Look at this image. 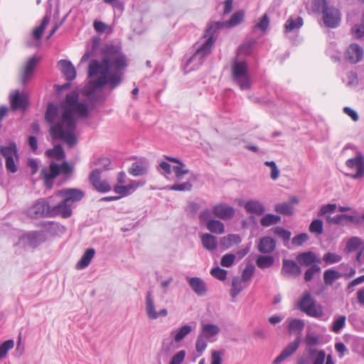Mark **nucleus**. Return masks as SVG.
Here are the masks:
<instances>
[{"label": "nucleus", "instance_id": "obj_1", "mask_svg": "<svg viewBox=\"0 0 364 364\" xmlns=\"http://www.w3.org/2000/svg\"><path fill=\"white\" fill-rule=\"evenodd\" d=\"M63 109L59 122L53 124L59 114V108L56 104L48 103L45 113V119L49 124H52L50 134L53 139L62 140L68 146H74L77 142L75 135L76 129L75 117L85 118L88 115V105L79 102V94L73 91L69 92L63 102L61 104Z\"/></svg>", "mask_w": 364, "mask_h": 364}, {"label": "nucleus", "instance_id": "obj_2", "mask_svg": "<svg viewBox=\"0 0 364 364\" xmlns=\"http://www.w3.org/2000/svg\"><path fill=\"white\" fill-rule=\"evenodd\" d=\"M102 58L100 63L97 60H91L88 66L89 77H97L94 81L96 88H102L108 85L112 90L116 88L122 81V70L127 66V58L120 47L107 45L102 50Z\"/></svg>", "mask_w": 364, "mask_h": 364}, {"label": "nucleus", "instance_id": "obj_3", "mask_svg": "<svg viewBox=\"0 0 364 364\" xmlns=\"http://www.w3.org/2000/svg\"><path fill=\"white\" fill-rule=\"evenodd\" d=\"M215 40L213 34H207L206 30L205 31L202 38L193 46L194 53L186 61L184 69L186 72L198 69L203 63L210 53Z\"/></svg>", "mask_w": 364, "mask_h": 364}, {"label": "nucleus", "instance_id": "obj_4", "mask_svg": "<svg viewBox=\"0 0 364 364\" xmlns=\"http://www.w3.org/2000/svg\"><path fill=\"white\" fill-rule=\"evenodd\" d=\"M312 9L314 12L322 14L323 21L326 27L334 28L339 26L341 20V11L331 5L327 0H313Z\"/></svg>", "mask_w": 364, "mask_h": 364}, {"label": "nucleus", "instance_id": "obj_5", "mask_svg": "<svg viewBox=\"0 0 364 364\" xmlns=\"http://www.w3.org/2000/svg\"><path fill=\"white\" fill-rule=\"evenodd\" d=\"M232 77L240 90H247L251 88L252 81L248 73L247 63L245 60L235 59L232 61Z\"/></svg>", "mask_w": 364, "mask_h": 364}, {"label": "nucleus", "instance_id": "obj_6", "mask_svg": "<svg viewBox=\"0 0 364 364\" xmlns=\"http://www.w3.org/2000/svg\"><path fill=\"white\" fill-rule=\"evenodd\" d=\"M297 308L307 316L321 318L324 316L323 307L316 304L315 299L309 292H306L297 302Z\"/></svg>", "mask_w": 364, "mask_h": 364}, {"label": "nucleus", "instance_id": "obj_7", "mask_svg": "<svg viewBox=\"0 0 364 364\" xmlns=\"http://www.w3.org/2000/svg\"><path fill=\"white\" fill-rule=\"evenodd\" d=\"M0 154L5 159V167L8 172L15 173L18 171V166L14 158L18 161V148L15 141L9 142L8 146H3L0 149Z\"/></svg>", "mask_w": 364, "mask_h": 364}, {"label": "nucleus", "instance_id": "obj_8", "mask_svg": "<svg viewBox=\"0 0 364 364\" xmlns=\"http://www.w3.org/2000/svg\"><path fill=\"white\" fill-rule=\"evenodd\" d=\"M244 19V11H238L235 12L228 21H215L208 24L206 33H211L216 38L218 31L223 28H231L239 25Z\"/></svg>", "mask_w": 364, "mask_h": 364}, {"label": "nucleus", "instance_id": "obj_9", "mask_svg": "<svg viewBox=\"0 0 364 364\" xmlns=\"http://www.w3.org/2000/svg\"><path fill=\"white\" fill-rule=\"evenodd\" d=\"M50 203L46 198H39L26 210V213L32 218H50Z\"/></svg>", "mask_w": 364, "mask_h": 364}, {"label": "nucleus", "instance_id": "obj_10", "mask_svg": "<svg viewBox=\"0 0 364 364\" xmlns=\"http://www.w3.org/2000/svg\"><path fill=\"white\" fill-rule=\"evenodd\" d=\"M46 235L43 231H31L22 235L20 240L24 246L35 248L44 242Z\"/></svg>", "mask_w": 364, "mask_h": 364}, {"label": "nucleus", "instance_id": "obj_11", "mask_svg": "<svg viewBox=\"0 0 364 364\" xmlns=\"http://www.w3.org/2000/svg\"><path fill=\"white\" fill-rule=\"evenodd\" d=\"M11 109L12 111L18 109L26 110L28 105V96L25 93H21L18 90L9 95Z\"/></svg>", "mask_w": 364, "mask_h": 364}, {"label": "nucleus", "instance_id": "obj_12", "mask_svg": "<svg viewBox=\"0 0 364 364\" xmlns=\"http://www.w3.org/2000/svg\"><path fill=\"white\" fill-rule=\"evenodd\" d=\"M57 196L62 197L65 203H68L70 206L75 203L81 200L85 196L82 191L77 188H63L56 193Z\"/></svg>", "mask_w": 364, "mask_h": 364}, {"label": "nucleus", "instance_id": "obj_13", "mask_svg": "<svg viewBox=\"0 0 364 364\" xmlns=\"http://www.w3.org/2000/svg\"><path fill=\"white\" fill-rule=\"evenodd\" d=\"M301 274V269L293 259H283L281 274L284 277L296 278Z\"/></svg>", "mask_w": 364, "mask_h": 364}, {"label": "nucleus", "instance_id": "obj_14", "mask_svg": "<svg viewBox=\"0 0 364 364\" xmlns=\"http://www.w3.org/2000/svg\"><path fill=\"white\" fill-rule=\"evenodd\" d=\"M346 165L349 168L356 170L355 173L349 175L352 178L358 179L364 176V159L360 153H358L355 158L347 160Z\"/></svg>", "mask_w": 364, "mask_h": 364}, {"label": "nucleus", "instance_id": "obj_15", "mask_svg": "<svg viewBox=\"0 0 364 364\" xmlns=\"http://www.w3.org/2000/svg\"><path fill=\"white\" fill-rule=\"evenodd\" d=\"M145 304H146V313L147 316L150 319H156L159 316H166L168 314V311L166 309H163L160 310L159 312L156 311L155 304L154 301V298L152 296V293L151 291H148L146 295L145 299Z\"/></svg>", "mask_w": 364, "mask_h": 364}, {"label": "nucleus", "instance_id": "obj_16", "mask_svg": "<svg viewBox=\"0 0 364 364\" xmlns=\"http://www.w3.org/2000/svg\"><path fill=\"white\" fill-rule=\"evenodd\" d=\"M72 213L71 206L68 203H65V200L63 199L55 205L51 206L50 205L48 216L54 218L60 215L63 218H68L71 216Z\"/></svg>", "mask_w": 364, "mask_h": 364}, {"label": "nucleus", "instance_id": "obj_17", "mask_svg": "<svg viewBox=\"0 0 364 364\" xmlns=\"http://www.w3.org/2000/svg\"><path fill=\"white\" fill-rule=\"evenodd\" d=\"M45 186L51 188L53 185V180L59 175L58 164L52 161L48 168H43L41 171Z\"/></svg>", "mask_w": 364, "mask_h": 364}, {"label": "nucleus", "instance_id": "obj_18", "mask_svg": "<svg viewBox=\"0 0 364 364\" xmlns=\"http://www.w3.org/2000/svg\"><path fill=\"white\" fill-rule=\"evenodd\" d=\"M301 343V337L297 338L289 343L280 353V354L274 360V364H279L287 358L292 355L299 348Z\"/></svg>", "mask_w": 364, "mask_h": 364}, {"label": "nucleus", "instance_id": "obj_19", "mask_svg": "<svg viewBox=\"0 0 364 364\" xmlns=\"http://www.w3.org/2000/svg\"><path fill=\"white\" fill-rule=\"evenodd\" d=\"M363 54L362 47L357 43H352L347 48L345 57L350 63L355 64L363 59Z\"/></svg>", "mask_w": 364, "mask_h": 364}, {"label": "nucleus", "instance_id": "obj_20", "mask_svg": "<svg viewBox=\"0 0 364 364\" xmlns=\"http://www.w3.org/2000/svg\"><path fill=\"white\" fill-rule=\"evenodd\" d=\"M186 281L191 289L199 296H203L207 293V286L205 282L198 277H186Z\"/></svg>", "mask_w": 364, "mask_h": 364}, {"label": "nucleus", "instance_id": "obj_21", "mask_svg": "<svg viewBox=\"0 0 364 364\" xmlns=\"http://www.w3.org/2000/svg\"><path fill=\"white\" fill-rule=\"evenodd\" d=\"M328 223L346 225L348 223L360 224V218L358 215H349L346 214L336 215L333 217H328Z\"/></svg>", "mask_w": 364, "mask_h": 364}, {"label": "nucleus", "instance_id": "obj_22", "mask_svg": "<svg viewBox=\"0 0 364 364\" xmlns=\"http://www.w3.org/2000/svg\"><path fill=\"white\" fill-rule=\"evenodd\" d=\"M213 213L220 219L228 220L235 215V210L227 204L220 203L213 206Z\"/></svg>", "mask_w": 364, "mask_h": 364}, {"label": "nucleus", "instance_id": "obj_23", "mask_svg": "<svg viewBox=\"0 0 364 364\" xmlns=\"http://www.w3.org/2000/svg\"><path fill=\"white\" fill-rule=\"evenodd\" d=\"M276 249V240L269 237L264 236L261 237L257 244V250L262 254H270Z\"/></svg>", "mask_w": 364, "mask_h": 364}, {"label": "nucleus", "instance_id": "obj_24", "mask_svg": "<svg viewBox=\"0 0 364 364\" xmlns=\"http://www.w3.org/2000/svg\"><path fill=\"white\" fill-rule=\"evenodd\" d=\"M296 259L298 263L306 267H311L321 262V259L311 251L299 253Z\"/></svg>", "mask_w": 364, "mask_h": 364}, {"label": "nucleus", "instance_id": "obj_25", "mask_svg": "<svg viewBox=\"0 0 364 364\" xmlns=\"http://www.w3.org/2000/svg\"><path fill=\"white\" fill-rule=\"evenodd\" d=\"M60 71L68 81H73L76 77V71L74 65L70 60H60L58 62Z\"/></svg>", "mask_w": 364, "mask_h": 364}, {"label": "nucleus", "instance_id": "obj_26", "mask_svg": "<svg viewBox=\"0 0 364 364\" xmlns=\"http://www.w3.org/2000/svg\"><path fill=\"white\" fill-rule=\"evenodd\" d=\"M39 58L37 56H33L26 62L21 77V81L23 85H26L30 77L32 76L34 69L36 67Z\"/></svg>", "mask_w": 364, "mask_h": 364}, {"label": "nucleus", "instance_id": "obj_27", "mask_svg": "<svg viewBox=\"0 0 364 364\" xmlns=\"http://www.w3.org/2000/svg\"><path fill=\"white\" fill-rule=\"evenodd\" d=\"M244 208L247 213L258 216L263 215L265 212L264 205L257 200H247L245 203Z\"/></svg>", "mask_w": 364, "mask_h": 364}, {"label": "nucleus", "instance_id": "obj_28", "mask_svg": "<svg viewBox=\"0 0 364 364\" xmlns=\"http://www.w3.org/2000/svg\"><path fill=\"white\" fill-rule=\"evenodd\" d=\"M249 286V284L245 283L240 279V277H233L231 282L230 294L232 299H235L240 294V293Z\"/></svg>", "mask_w": 364, "mask_h": 364}, {"label": "nucleus", "instance_id": "obj_29", "mask_svg": "<svg viewBox=\"0 0 364 364\" xmlns=\"http://www.w3.org/2000/svg\"><path fill=\"white\" fill-rule=\"evenodd\" d=\"M95 255V250L93 248L87 249L82 255L80 260L75 264V268L78 270L84 269L89 266Z\"/></svg>", "mask_w": 364, "mask_h": 364}, {"label": "nucleus", "instance_id": "obj_30", "mask_svg": "<svg viewBox=\"0 0 364 364\" xmlns=\"http://www.w3.org/2000/svg\"><path fill=\"white\" fill-rule=\"evenodd\" d=\"M200 241L204 249L213 251L218 247L217 237L209 233H203L200 235Z\"/></svg>", "mask_w": 364, "mask_h": 364}, {"label": "nucleus", "instance_id": "obj_31", "mask_svg": "<svg viewBox=\"0 0 364 364\" xmlns=\"http://www.w3.org/2000/svg\"><path fill=\"white\" fill-rule=\"evenodd\" d=\"M241 242L242 238L239 235L229 234L220 238V244L223 249L228 250L233 245L240 244Z\"/></svg>", "mask_w": 364, "mask_h": 364}, {"label": "nucleus", "instance_id": "obj_32", "mask_svg": "<svg viewBox=\"0 0 364 364\" xmlns=\"http://www.w3.org/2000/svg\"><path fill=\"white\" fill-rule=\"evenodd\" d=\"M304 24L303 18L301 16H290L284 24V31L289 33L299 30Z\"/></svg>", "mask_w": 364, "mask_h": 364}, {"label": "nucleus", "instance_id": "obj_33", "mask_svg": "<svg viewBox=\"0 0 364 364\" xmlns=\"http://www.w3.org/2000/svg\"><path fill=\"white\" fill-rule=\"evenodd\" d=\"M311 357L312 364H323L326 360V353L323 350H318L313 348H308L306 350Z\"/></svg>", "mask_w": 364, "mask_h": 364}, {"label": "nucleus", "instance_id": "obj_34", "mask_svg": "<svg viewBox=\"0 0 364 364\" xmlns=\"http://www.w3.org/2000/svg\"><path fill=\"white\" fill-rule=\"evenodd\" d=\"M220 332V328L215 324L206 323L202 326L201 335L210 341L211 338L217 336Z\"/></svg>", "mask_w": 364, "mask_h": 364}, {"label": "nucleus", "instance_id": "obj_35", "mask_svg": "<svg viewBox=\"0 0 364 364\" xmlns=\"http://www.w3.org/2000/svg\"><path fill=\"white\" fill-rule=\"evenodd\" d=\"M138 187L135 182L132 181L127 186L117 185L114 187V191L118 193L120 198L132 194Z\"/></svg>", "mask_w": 364, "mask_h": 364}, {"label": "nucleus", "instance_id": "obj_36", "mask_svg": "<svg viewBox=\"0 0 364 364\" xmlns=\"http://www.w3.org/2000/svg\"><path fill=\"white\" fill-rule=\"evenodd\" d=\"M305 323L304 320L299 318H292L289 321L288 330L290 333H297L300 336L304 330Z\"/></svg>", "mask_w": 364, "mask_h": 364}, {"label": "nucleus", "instance_id": "obj_37", "mask_svg": "<svg viewBox=\"0 0 364 364\" xmlns=\"http://www.w3.org/2000/svg\"><path fill=\"white\" fill-rule=\"evenodd\" d=\"M346 248L349 252L364 251V241L358 237H353L348 240Z\"/></svg>", "mask_w": 364, "mask_h": 364}, {"label": "nucleus", "instance_id": "obj_38", "mask_svg": "<svg viewBox=\"0 0 364 364\" xmlns=\"http://www.w3.org/2000/svg\"><path fill=\"white\" fill-rule=\"evenodd\" d=\"M342 274L339 272L331 268L324 271L323 282L326 285H332L333 283L340 279Z\"/></svg>", "mask_w": 364, "mask_h": 364}, {"label": "nucleus", "instance_id": "obj_39", "mask_svg": "<svg viewBox=\"0 0 364 364\" xmlns=\"http://www.w3.org/2000/svg\"><path fill=\"white\" fill-rule=\"evenodd\" d=\"M46 155L50 159L56 160H62L65 157V151L60 144L55 146L53 149H48L46 151Z\"/></svg>", "mask_w": 364, "mask_h": 364}, {"label": "nucleus", "instance_id": "obj_40", "mask_svg": "<svg viewBox=\"0 0 364 364\" xmlns=\"http://www.w3.org/2000/svg\"><path fill=\"white\" fill-rule=\"evenodd\" d=\"M193 331V327L191 325L186 324L176 329L174 333L173 339L176 342L181 341L186 336H188Z\"/></svg>", "mask_w": 364, "mask_h": 364}, {"label": "nucleus", "instance_id": "obj_41", "mask_svg": "<svg viewBox=\"0 0 364 364\" xmlns=\"http://www.w3.org/2000/svg\"><path fill=\"white\" fill-rule=\"evenodd\" d=\"M147 171L146 166L141 161L132 163L129 169V173L134 176L144 175Z\"/></svg>", "mask_w": 364, "mask_h": 364}, {"label": "nucleus", "instance_id": "obj_42", "mask_svg": "<svg viewBox=\"0 0 364 364\" xmlns=\"http://www.w3.org/2000/svg\"><path fill=\"white\" fill-rule=\"evenodd\" d=\"M255 44V40L251 39L243 42L237 48V55H250Z\"/></svg>", "mask_w": 364, "mask_h": 364}, {"label": "nucleus", "instance_id": "obj_43", "mask_svg": "<svg viewBox=\"0 0 364 364\" xmlns=\"http://www.w3.org/2000/svg\"><path fill=\"white\" fill-rule=\"evenodd\" d=\"M281 221V217L277 215H274L272 213L265 214L260 219V225L262 227H269L272 225H276Z\"/></svg>", "mask_w": 364, "mask_h": 364}, {"label": "nucleus", "instance_id": "obj_44", "mask_svg": "<svg viewBox=\"0 0 364 364\" xmlns=\"http://www.w3.org/2000/svg\"><path fill=\"white\" fill-rule=\"evenodd\" d=\"M274 263V258L271 255H260L256 259V264L260 269L271 267Z\"/></svg>", "mask_w": 364, "mask_h": 364}, {"label": "nucleus", "instance_id": "obj_45", "mask_svg": "<svg viewBox=\"0 0 364 364\" xmlns=\"http://www.w3.org/2000/svg\"><path fill=\"white\" fill-rule=\"evenodd\" d=\"M255 272V267L252 263L249 262L246 264L245 269L242 270L240 279L245 283L250 284V282L253 277Z\"/></svg>", "mask_w": 364, "mask_h": 364}, {"label": "nucleus", "instance_id": "obj_46", "mask_svg": "<svg viewBox=\"0 0 364 364\" xmlns=\"http://www.w3.org/2000/svg\"><path fill=\"white\" fill-rule=\"evenodd\" d=\"M206 228L210 232L218 235L223 234L225 232L224 224L220 220L215 219L209 221L207 223Z\"/></svg>", "mask_w": 364, "mask_h": 364}, {"label": "nucleus", "instance_id": "obj_47", "mask_svg": "<svg viewBox=\"0 0 364 364\" xmlns=\"http://www.w3.org/2000/svg\"><path fill=\"white\" fill-rule=\"evenodd\" d=\"M50 18L48 15H46L43 17L41 23L38 26H37L33 31V37L34 39L39 40L41 38L45 28L50 22Z\"/></svg>", "mask_w": 364, "mask_h": 364}, {"label": "nucleus", "instance_id": "obj_48", "mask_svg": "<svg viewBox=\"0 0 364 364\" xmlns=\"http://www.w3.org/2000/svg\"><path fill=\"white\" fill-rule=\"evenodd\" d=\"M273 232L277 236L283 240L284 245L287 246L291 239V232L279 226L273 228Z\"/></svg>", "mask_w": 364, "mask_h": 364}, {"label": "nucleus", "instance_id": "obj_49", "mask_svg": "<svg viewBox=\"0 0 364 364\" xmlns=\"http://www.w3.org/2000/svg\"><path fill=\"white\" fill-rule=\"evenodd\" d=\"M274 210L285 215H291L293 214V206L290 203H282L275 205Z\"/></svg>", "mask_w": 364, "mask_h": 364}, {"label": "nucleus", "instance_id": "obj_50", "mask_svg": "<svg viewBox=\"0 0 364 364\" xmlns=\"http://www.w3.org/2000/svg\"><path fill=\"white\" fill-rule=\"evenodd\" d=\"M346 321V317L345 316H340L338 318H334L332 322L331 330L336 333H338L344 328Z\"/></svg>", "mask_w": 364, "mask_h": 364}, {"label": "nucleus", "instance_id": "obj_51", "mask_svg": "<svg viewBox=\"0 0 364 364\" xmlns=\"http://www.w3.org/2000/svg\"><path fill=\"white\" fill-rule=\"evenodd\" d=\"M311 233L321 235L323 232V223L321 219H314L311 221L309 228Z\"/></svg>", "mask_w": 364, "mask_h": 364}, {"label": "nucleus", "instance_id": "obj_52", "mask_svg": "<svg viewBox=\"0 0 364 364\" xmlns=\"http://www.w3.org/2000/svg\"><path fill=\"white\" fill-rule=\"evenodd\" d=\"M343 81L347 87H355L358 83V75L353 71L348 72L346 74V78H343Z\"/></svg>", "mask_w": 364, "mask_h": 364}, {"label": "nucleus", "instance_id": "obj_53", "mask_svg": "<svg viewBox=\"0 0 364 364\" xmlns=\"http://www.w3.org/2000/svg\"><path fill=\"white\" fill-rule=\"evenodd\" d=\"M309 237L307 233H300L294 236L291 241L292 247H297L301 246L304 243L307 242Z\"/></svg>", "mask_w": 364, "mask_h": 364}, {"label": "nucleus", "instance_id": "obj_54", "mask_svg": "<svg viewBox=\"0 0 364 364\" xmlns=\"http://www.w3.org/2000/svg\"><path fill=\"white\" fill-rule=\"evenodd\" d=\"M14 346V341L11 339L7 340L0 345V360L6 356L8 352Z\"/></svg>", "mask_w": 364, "mask_h": 364}, {"label": "nucleus", "instance_id": "obj_55", "mask_svg": "<svg viewBox=\"0 0 364 364\" xmlns=\"http://www.w3.org/2000/svg\"><path fill=\"white\" fill-rule=\"evenodd\" d=\"M192 184L189 181L183 182L181 183H175L172 186H168L166 188L171 191H188L192 188Z\"/></svg>", "mask_w": 364, "mask_h": 364}, {"label": "nucleus", "instance_id": "obj_56", "mask_svg": "<svg viewBox=\"0 0 364 364\" xmlns=\"http://www.w3.org/2000/svg\"><path fill=\"white\" fill-rule=\"evenodd\" d=\"M172 171L178 180L181 179L185 174L189 172V170L186 168V165L183 162H180L179 164L173 166Z\"/></svg>", "mask_w": 364, "mask_h": 364}, {"label": "nucleus", "instance_id": "obj_57", "mask_svg": "<svg viewBox=\"0 0 364 364\" xmlns=\"http://www.w3.org/2000/svg\"><path fill=\"white\" fill-rule=\"evenodd\" d=\"M210 274L220 281H224L227 278L228 271L219 267H216L210 270Z\"/></svg>", "mask_w": 364, "mask_h": 364}, {"label": "nucleus", "instance_id": "obj_58", "mask_svg": "<svg viewBox=\"0 0 364 364\" xmlns=\"http://www.w3.org/2000/svg\"><path fill=\"white\" fill-rule=\"evenodd\" d=\"M342 259L341 256L333 252H327L323 255V260L328 264L339 262Z\"/></svg>", "mask_w": 364, "mask_h": 364}, {"label": "nucleus", "instance_id": "obj_59", "mask_svg": "<svg viewBox=\"0 0 364 364\" xmlns=\"http://www.w3.org/2000/svg\"><path fill=\"white\" fill-rule=\"evenodd\" d=\"M321 272V267L318 264H313L304 273V280L310 282L314 277L315 274Z\"/></svg>", "mask_w": 364, "mask_h": 364}, {"label": "nucleus", "instance_id": "obj_60", "mask_svg": "<svg viewBox=\"0 0 364 364\" xmlns=\"http://www.w3.org/2000/svg\"><path fill=\"white\" fill-rule=\"evenodd\" d=\"M269 24V17L266 14H264L260 18L259 21L254 26L253 29H259L262 32H264L267 29Z\"/></svg>", "mask_w": 364, "mask_h": 364}, {"label": "nucleus", "instance_id": "obj_61", "mask_svg": "<svg viewBox=\"0 0 364 364\" xmlns=\"http://www.w3.org/2000/svg\"><path fill=\"white\" fill-rule=\"evenodd\" d=\"M207 346H208V344L206 342V338H204V336H202L201 335L199 334L197 338L196 343V351L200 355H201L204 352V350L206 349Z\"/></svg>", "mask_w": 364, "mask_h": 364}, {"label": "nucleus", "instance_id": "obj_62", "mask_svg": "<svg viewBox=\"0 0 364 364\" xmlns=\"http://www.w3.org/2000/svg\"><path fill=\"white\" fill-rule=\"evenodd\" d=\"M235 255L232 253H228L224 255L220 260V264L224 267H230L235 262Z\"/></svg>", "mask_w": 364, "mask_h": 364}, {"label": "nucleus", "instance_id": "obj_63", "mask_svg": "<svg viewBox=\"0 0 364 364\" xmlns=\"http://www.w3.org/2000/svg\"><path fill=\"white\" fill-rule=\"evenodd\" d=\"M336 208L337 205L336 203L324 205L320 208L319 211L318 212V215L323 216L328 213H333Z\"/></svg>", "mask_w": 364, "mask_h": 364}, {"label": "nucleus", "instance_id": "obj_64", "mask_svg": "<svg viewBox=\"0 0 364 364\" xmlns=\"http://www.w3.org/2000/svg\"><path fill=\"white\" fill-rule=\"evenodd\" d=\"M186 352L184 350H181L177 352L171 359L168 364H181L186 357Z\"/></svg>", "mask_w": 364, "mask_h": 364}]
</instances>
